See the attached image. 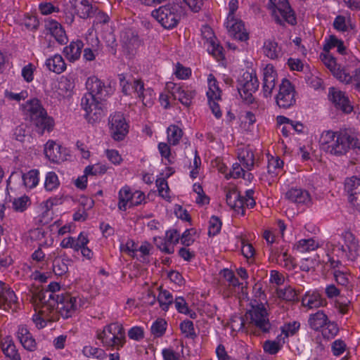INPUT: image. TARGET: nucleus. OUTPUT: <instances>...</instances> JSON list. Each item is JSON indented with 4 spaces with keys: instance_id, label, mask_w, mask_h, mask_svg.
Segmentation results:
<instances>
[{
    "instance_id": "nucleus-24",
    "label": "nucleus",
    "mask_w": 360,
    "mask_h": 360,
    "mask_svg": "<svg viewBox=\"0 0 360 360\" xmlns=\"http://www.w3.org/2000/svg\"><path fill=\"white\" fill-rule=\"evenodd\" d=\"M88 93L84 96H90L103 100L106 96V87L104 83L96 76L89 77L86 82Z\"/></svg>"
},
{
    "instance_id": "nucleus-11",
    "label": "nucleus",
    "mask_w": 360,
    "mask_h": 360,
    "mask_svg": "<svg viewBox=\"0 0 360 360\" xmlns=\"http://www.w3.org/2000/svg\"><path fill=\"white\" fill-rule=\"evenodd\" d=\"M108 127L112 139L116 141L124 140L129 130V124L122 112H114L110 115Z\"/></svg>"
},
{
    "instance_id": "nucleus-2",
    "label": "nucleus",
    "mask_w": 360,
    "mask_h": 360,
    "mask_svg": "<svg viewBox=\"0 0 360 360\" xmlns=\"http://www.w3.org/2000/svg\"><path fill=\"white\" fill-rule=\"evenodd\" d=\"M333 254L338 258L355 261L360 255L359 238L350 231H342L336 243L332 245Z\"/></svg>"
},
{
    "instance_id": "nucleus-9",
    "label": "nucleus",
    "mask_w": 360,
    "mask_h": 360,
    "mask_svg": "<svg viewBox=\"0 0 360 360\" xmlns=\"http://www.w3.org/2000/svg\"><path fill=\"white\" fill-rule=\"evenodd\" d=\"M259 87L256 71L252 68L244 72L238 80V91L243 99L248 103L252 101V94Z\"/></svg>"
},
{
    "instance_id": "nucleus-52",
    "label": "nucleus",
    "mask_w": 360,
    "mask_h": 360,
    "mask_svg": "<svg viewBox=\"0 0 360 360\" xmlns=\"http://www.w3.org/2000/svg\"><path fill=\"white\" fill-rule=\"evenodd\" d=\"M31 205V199L23 195L15 198L12 201V209L16 212H23Z\"/></svg>"
},
{
    "instance_id": "nucleus-30",
    "label": "nucleus",
    "mask_w": 360,
    "mask_h": 360,
    "mask_svg": "<svg viewBox=\"0 0 360 360\" xmlns=\"http://www.w3.org/2000/svg\"><path fill=\"white\" fill-rule=\"evenodd\" d=\"M44 154L50 161L59 163L65 160L62 147L53 140H49L44 145Z\"/></svg>"
},
{
    "instance_id": "nucleus-38",
    "label": "nucleus",
    "mask_w": 360,
    "mask_h": 360,
    "mask_svg": "<svg viewBox=\"0 0 360 360\" xmlns=\"http://www.w3.org/2000/svg\"><path fill=\"white\" fill-rule=\"evenodd\" d=\"M285 197L289 201L298 204H305L310 201L309 193L301 188H290L285 193Z\"/></svg>"
},
{
    "instance_id": "nucleus-50",
    "label": "nucleus",
    "mask_w": 360,
    "mask_h": 360,
    "mask_svg": "<svg viewBox=\"0 0 360 360\" xmlns=\"http://www.w3.org/2000/svg\"><path fill=\"white\" fill-rule=\"evenodd\" d=\"M83 354L88 358L105 360L108 354L104 349L91 345H86L82 349Z\"/></svg>"
},
{
    "instance_id": "nucleus-39",
    "label": "nucleus",
    "mask_w": 360,
    "mask_h": 360,
    "mask_svg": "<svg viewBox=\"0 0 360 360\" xmlns=\"http://www.w3.org/2000/svg\"><path fill=\"white\" fill-rule=\"evenodd\" d=\"M320 246L319 240L315 238H303L297 241L293 249L301 253L309 252L318 249Z\"/></svg>"
},
{
    "instance_id": "nucleus-49",
    "label": "nucleus",
    "mask_w": 360,
    "mask_h": 360,
    "mask_svg": "<svg viewBox=\"0 0 360 360\" xmlns=\"http://www.w3.org/2000/svg\"><path fill=\"white\" fill-rule=\"evenodd\" d=\"M328 321L327 316L322 311H318L316 313L310 316L309 324L311 328L318 330L325 326Z\"/></svg>"
},
{
    "instance_id": "nucleus-61",
    "label": "nucleus",
    "mask_w": 360,
    "mask_h": 360,
    "mask_svg": "<svg viewBox=\"0 0 360 360\" xmlns=\"http://www.w3.org/2000/svg\"><path fill=\"white\" fill-rule=\"evenodd\" d=\"M193 191L196 195L195 202L200 205H207L210 202L209 197L205 193L202 186L198 183L193 185Z\"/></svg>"
},
{
    "instance_id": "nucleus-55",
    "label": "nucleus",
    "mask_w": 360,
    "mask_h": 360,
    "mask_svg": "<svg viewBox=\"0 0 360 360\" xmlns=\"http://www.w3.org/2000/svg\"><path fill=\"white\" fill-rule=\"evenodd\" d=\"M60 186L58 175L54 172L46 173L44 181V188L46 191L51 192L56 190Z\"/></svg>"
},
{
    "instance_id": "nucleus-31",
    "label": "nucleus",
    "mask_w": 360,
    "mask_h": 360,
    "mask_svg": "<svg viewBox=\"0 0 360 360\" xmlns=\"http://www.w3.org/2000/svg\"><path fill=\"white\" fill-rule=\"evenodd\" d=\"M70 8L79 18L86 19L94 13L92 5L88 0H70Z\"/></svg>"
},
{
    "instance_id": "nucleus-29",
    "label": "nucleus",
    "mask_w": 360,
    "mask_h": 360,
    "mask_svg": "<svg viewBox=\"0 0 360 360\" xmlns=\"http://www.w3.org/2000/svg\"><path fill=\"white\" fill-rule=\"evenodd\" d=\"M277 73L271 64H268L263 70V93L265 97L271 96L276 86Z\"/></svg>"
},
{
    "instance_id": "nucleus-44",
    "label": "nucleus",
    "mask_w": 360,
    "mask_h": 360,
    "mask_svg": "<svg viewBox=\"0 0 360 360\" xmlns=\"http://www.w3.org/2000/svg\"><path fill=\"white\" fill-rule=\"evenodd\" d=\"M241 243V252L246 259H251L255 254V250L248 241L252 238V234L241 233L237 236Z\"/></svg>"
},
{
    "instance_id": "nucleus-17",
    "label": "nucleus",
    "mask_w": 360,
    "mask_h": 360,
    "mask_svg": "<svg viewBox=\"0 0 360 360\" xmlns=\"http://www.w3.org/2000/svg\"><path fill=\"white\" fill-rule=\"evenodd\" d=\"M321 61L332 72L333 76L340 82L348 84L352 80V76L342 69L337 63L335 58L330 53H322L320 56Z\"/></svg>"
},
{
    "instance_id": "nucleus-60",
    "label": "nucleus",
    "mask_w": 360,
    "mask_h": 360,
    "mask_svg": "<svg viewBox=\"0 0 360 360\" xmlns=\"http://www.w3.org/2000/svg\"><path fill=\"white\" fill-rule=\"evenodd\" d=\"M173 74L177 79L184 80L191 76L192 70L190 68L186 67L180 63H176L174 68Z\"/></svg>"
},
{
    "instance_id": "nucleus-43",
    "label": "nucleus",
    "mask_w": 360,
    "mask_h": 360,
    "mask_svg": "<svg viewBox=\"0 0 360 360\" xmlns=\"http://www.w3.org/2000/svg\"><path fill=\"white\" fill-rule=\"evenodd\" d=\"M206 95L208 100L221 99V91L219 83L212 74L207 76V91Z\"/></svg>"
},
{
    "instance_id": "nucleus-64",
    "label": "nucleus",
    "mask_w": 360,
    "mask_h": 360,
    "mask_svg": "<svg viewBox=\"0 0 360 360\" xmlns=\"http://www.w3.org/2000/svg\"><path fill=\"white\" fill-rule=\"evenodd\" d=\"M120 250L121 252H124L132 257H135L136 253L138 251L136 244L131 239H127L125 242L122 241L120 243Z\"/></svg>"
},
{
    "instance_id": "nucleus-47",
    "label": "nucleus",
    "mask_w": 360,
    "mask_h": 360,
    "mask_svg": "<svg viewBox=\"0 0 360 360\" xmlns=\"http://www.w3.org/2000/svg\"><path fill=\"white\" fill-rule=\"evenodd\" d=\"M24 186L27 189L35 188L39 183V172L38 169H31L22 176Z\"/></svg>"
},
{
    "instance_id": "nucleus-46",
    "label": "nucleus",
    "mask_w": 360,
    "mask_h": 360,
    "mask_svg": "<svg viewBox=\"0 0 360 360\" xmlns=\"http://www.w3.org/2000/svg\"><path fill=\"white\" fill-rule=\"evenodd\" d=\"M167 143L172 146H176L179 143L184 132L181 128L175 125H169L166 131Z\"/></svg>"
},
{
    "instance_id": "nucleus-16",
    "label": "nucleus",
    "mask_w": 360,
    "mask_h": 360,
    "mask_svg": "<svg viewBox=\"0 0 360 360\" xmlns=\"http://www.w3.org/2000/svg\"><path fill=\"white\" fill-rule=\"evenodd\" d=\"M283 161L278 156L268 159L267 171L262 175V180L271 185L276 182L284 173Z\"/></svg>"
},
{
    "instance_id": "nucleus-53",
    "label": "nucleus",
    "mask_w": 360,
    "mask_h": 360,
    "mask_svg": "<svg viewBox=\"0 0 360 360\" xmlns=\"http://www.w3.org/2000/svg\"><path fill=\"white\" fill-rule=\"evenodd\" d=\"M285 342L277 335L274 340H266L263 344V349L269 354H277L283 347Z\"/></svg>"
},
{
    "instance_id": "nucleus-10",
    "label": "nucleus",
    "mask_w": 360,
    "mask_h": 360,
    "mask_svg": "<svg viewBox=\"0 0 360 360\" xmlns=\"http://www.w3.org/2000/svg\"><path fill=\"white\" fill-rule=\"evenodd\" d=\"M269 9L276 22L280 25L287 22L290 25L296 23V18L287 0H269Z\"/></svg>"
},
{
    "instance_id": "nucleus-25",
    "label": "nucleus",
    "mask_w": 360,
    "mask_h": 360,
    "mask_svg": "<svg viewBox=\"0 0 360 360\" xmlns=\"http://www.w3.org/2000/svg\"><path fill=\"white\" fill-rule=\"evenodd\" d=\"M345 188L349 195V202L360 209V179L353 176L346 179Z\"/></svg>"
},
{
    "instance_id": "nucleus-59",
    "label": "nucleus",
    "mask_w": 360,
    "mask_h": 360,
    "mask_svg": "<svg viewBox=\"0 0 360 360\" xmlns=\"http://www.w3.org/2000/svg\"><path fill=\"white\" fill-rule=\"evenodd\" d=\"M176 309L181 314L188 315L191 318H195V313L189 309L188 304L182 297H176L174 302Z\"/></svg>"
},
{
    "instance_id": "nucleus-32",
    "label": "nucleus",
    "mask_w": 360,
    "mask_h": 360,
    "mask_svg": "<svg viewBox=\"0 0 360 360\" xmlns=\"http://www.w3.org/2000/svg\"><path fill=\"white\" fill-rule=\"evenodd\" d=\"M29 237L30 240L35 242L39 248L49 247L53 243V238L51 235L42 229H34L30 231Z\"/></svg>"
},
{
    "instance_id": "nucleus-22",
    "label": "nucleus",
    "mask_w": 360,
    "mask_h": 360,
    "mask_svg": "<svg viewBox=\"0 0 360 360\" xmlns=\"http://www.w3.org/2000/svg\"><path fill=\"white\" fill-rule=\"evenodd\" d=\"M17 297L13 290L4 283L0 287V309L5 311H15L18 307Z\"/></svg>"
},
{
    "instance_id": "nucleus-62",
    "label": "nucleus",
    "mask_w": 360,
    "mask_h": 360,
    "mask_svg": "<svg viewBox=\"0 0 360 360\" xmlns=\"http://www.w3.org/2000/svg\"><path fill=\"white\" fill-rule=\"evenodd\" d=\"M333 26L335 30L341 32L347 31L352 28V23L349 17H345L343 15H338L333 22Z\"/></svg>"
},
{
    "instance_id": "nucleus-56",
    "label": "nucleus",
    "mask_w": 360,
    "mask_h": 360,
    "mask_svg": "<svg viewBox=\"0 0 360 360\" xmlns=\"http://www.w3.org/2000/svg\"><path fill=\"white\" fill-rule=\"evenodd\" d=\"M158 301L163 311H168L170 305L174 302L172 295L166 290H161L158 296Z\"/></svg>"
},
{
    "instance_id": "nucleus-57",
    "label": "nucleus",
    "mask_w": 360,
    "mask_h": 360,
    "mask_svg": "<svg viewBox=\"0 0 360 360\" xmlns=\"http://www.w3.org/2000/svg\"><path fill=\"white\" fill-rule=\"evenodd\" d=\"M276 295L279 299L286 302L294 301L297 297V292L291 286H286L283 288H277Z\"/></svg>"
},
{
    "instance_id": "nucleus-13",
    "label": "nucleus",
    "mask_w": 360,
    "mask_h": 360,
    "mask_svg": "<svg viewBox=\"0 0 360 360\" xmlns=\"http://www.w3.org/2000/svg\"><path fill=\"white\" fill-rule=\"evenodd\" d=\"M201 36L208 53L218 61L223 60V48L219 45L212 29L208 25H203L201 28Z\"/></svg>"
},
{
    "instance_id": "nucleus-19",
    "label": "nucleus",
    "mask_w": 360,
    "mask_h": 360,
    "mask_svg": "<svg viewBox=\"0 0 360 360\" xmlns=\"http://www.w3.org/2000/svg\"><path fill=\"white\" fill-rule=\"evenodd\" d=\"M22 114L26 120L32 122L41 113H44L46 109L42 106L37 98H31L20 105Z\"/></svg>"
},
{
    "instance_id": "nucleus-41",
    "label": "nucleus",
    "mask_w": 360,
    "mask_h": 360,
    "mask_svg": "<svg viewBox=\"0 0 360 360\" xmlns=\"http://www.w3.org/2000/svg\"><path fill=\"white\" fill-rule=\"evenodd\" d=\"M238 159L243 167L250 171L255 164V157L253 152L249 147H244L239 149Z\"/></svg>"
},
{
    "instance_id": "nucleus-8",
    "label": "nucleus",
    "mask_w": 360,
    "mask_h": 360,
    "mask_svg": "<svg viewBox=\"0 0 360 360\" xmlns=\"http://www.w3.org/2000/svg\"><path fill=\"white\" fill-rule=\"evenodd\" d=\"M152 16L166 29L175 27L181 18L179 6L172 4H168L155 9L152 12Z\"/></svg>"
},
{
    "instance_id": "nucleus-12",
    "label": "nucleus",
    "mask_w": 360,
    "mask_h": 360,
    "mask_svg": "<svg viewBox=\"0 0 360 360\" xmlns=\"http://www.w3.org/2000/svg\"><path fill=\"white\" fill-rule=\"evenodd\" d=\"M81 105L85 111V117L89 122H96L105 115L102 100L84 96L82 98Z\"/></svg>"
},
{
    "instance_id": "nucleus-35",
    "label": "nucleus",
    "mask_w": 360,
    "mask_h": 360,
    "mask_svg": "<svg viewBox=\"0 0 360 360\" xmlns=\"http://www.w3.org/2000/svg\"><path fill=\"white\" fill-rule=\"evenodd\" d=\"M45 65L49 71L56 74H61L65 71L67 65L63 56L58 53L48 58Z\"/></svg>"
},
{
    "instance_id": "nucleus-1",
    "label": "nucleus",
    "mask_w": 360,
    "mask_h": 360,
    "mask_svg": "<svg viewBox=\"0 0 360 360\" xmlns=\"http://www.w3.org/2000/svg\"><path fill=\"white\" fill-rule=\"evenodd\" d=\"M320 149L335 156L347 154L351 149H360V133L352 129L325 130L319 138Z\"/></svg>"
},
{
    "instance_id": "nucleus-5",
    "label": "nucleus",
    "mask_w": 360,
    "mask_h": 360,
    "mask_svg": "<svg viewBox=\"0 0 360 360\" xmlns=\"http://www.w3.org/2000/svg\"><path fill=\"white\" fill-rule=\"evenodd\" d=\"M87 302V300L82 296L62 293L56 297V311L63 319H68L84 308Z\"/></svg>"
},
{
    "instance_id": "nucleus-14",
    "label": "nucleus",
    "mask_w": 360,
    "mask_h": 360,
    "mask_svg": "<svg viewBox=\"0 0 360 360\" xmlns=\"http://www.w3.org/2000/svg\"><path fill=\"white\" fill-rule=\"evenodd\" d=\"M296 91L294 86L287 79L282 80L279 91L276 97V102L281 108L288 109L296 103Z\"/></svg>"
},
{
    "instance_id": "nucleus-4",
    "label": "nucleus",
    "mask_w": 360,
    "mask_h": 360,
    "mask_svg": "<svg viewBox=\"0 0 360 360\" xmlns=\"http://www.w3.org/2000/svg\"><path fill=\"white\" fill-rule=\"evenodd\" d=\"M31 302L35 311L32 321L37 328H44L47 321H54L57 319L53 311H50V304L46 300V292L42 290L36 292Z\"/></svg>"
},
{
    "instance_id": "nucleus-6",
    "label": "nucleus",
    "mask_w": 360,
    "mask_h": 360,
    "mask_svg": "<svg viewBox=\"0 0 360 360\" xmlns=\"http://www.w3.org/2000/svg\"><path fill=\"white\" fill-rule=\"evenodd\" d=\"M225 192L227 205L238 216H244L245 208H252L255 205L252 190L247 191L245 196H242L234 186L226 188Z\"/></svg>"
},
{
    "instance_id": "nucleus-42",
    "label": "nucleus",
    "mask_w": 360,
    "mask_h": 360,
    "mask_svg": "<svg viewBox=\"0 0 360 360\" xmlns=\"http://www.w3.org/2000/svg\"><path fill=\"white\" fill-rule=\"evenodd\" d=\"M89 243L88 234L81 232L78 235V246L75 252L80 251L84 259L90 260L94 257L93 251L87 247Z\"/></svg>"
},
{
    "instance_id": "nucleus-28",
    "label": "nucleus",
    "mask_w": 360,
    "mask_h": 360,
    "mask_svg": "<svg viewBox=\"0 0 360 360\" xmlns=\"http://www.w3.org/2000/svg\"><path fill=\"white\" fill-rule=\"evenodd\" d=\"M45 30L59 44H64L68 42V39L64 28L55 20L49 19L45 21Z\"/></svg>"
},
{
    "instance_id": "nucleus-48",
    "label": "nucleus",
    "mask_w": 360,
    "mask_h": 360,
    "mask_svg": "<svg viewBox=\"0 0 360 360\" xmlns=\"http://www.w3.org/2000/svg\"><path fill=\"white\" fill-rule=\"evenodd\" d=\"M51 226L56 229L58 236H63L68 233H75V226L72 222L64 223L63 219L56 220Z\"/></svg>"
},
{
    "instance_id": "nucleus-34",
    "label": "nucleus",
    "mask_w": 360,
    "mask_h": 360,
    "mask_svg": "<svg viewBox=\"0 0 360 360\" xmlns=\"http://www.w3.org/2000/svg\"><path fill=\"white\" fill-rule=\"evenodd\" d=\"M326 303L320 293L316 290L307 291L302 299V304L309 309L320 307Z\"/></svg>"
},
{
    "instance_id": "nucleus-7",
    "label": "nucleus",
    "mask_w": 360,
    "mask_h": 360,
    "mask_svg": "<svg viewBox=\"0 0 360 360\" xmlns=\"http://www.w3.org/2000/svg\"><path fill=\"white\" fill-rule=\"evenodd\" d=\"M117 195V207L123 212L146 202L145 193L140 190L133 189L128 185L123 186Z\"/></svg>"
},
{
    "instance_id": "nucleus-36",
    "label": "nucleus",
    "mask_w": 360,
    "mask_h": 360,
    "mask_svg": "<svg viewBox=\"0 0 360 360\" xmlns=\"http://www.w3.org/2000/svg\"><path fill=\"white\" fill-rule=\"evenodd\" d=\"M169 143L160 142L158 144V150L161 156V161L165 165H172L175 163L176 155L172 152Z\"/></svg>"
},
{
    "instance_id": "nucleus-33",
    "label": "nucleus",
    "mask_w": 360,
    "mask_h": 360,
    "mask_svg": "<svg viewBox=\"0 0 360 360\" xmlns=\"http://www.w3.org/2000/svg\"><path fill=\"white\" fill-rule=\"evenodd\" d=\"M165 240L158 247L161 251L172 254L174 252V245L180 240V233L176 229H169L166 232Z\"/></svg>"
},
{
    "instance_id": "nucleus-26",
    "label": "nucleus",
    "mask_w": 360,
    "mask_h": 360,
    "mask_svg": "<svg viewBox=\"0 0 360 360\" xmlns=\"http://www.w3.org/2000/svg\"><path fill=\"white\" fill-rule=\"evenodd\" d=\"M32 123L34 127L35 131L39 135H43L46 132H51L55 127L54 119L48 115L46 110L35 118Z\"/></svg>"
},
{
    "instance_id": "nucleus-37",
    "label": "nucleus",
    "mask_w": 360,
    "mask_h": 360,
    "mask_svg": "<svg viewBox=\"0 0 360 360\" xmlns=\"http://www.w3.org/2000/svg\"><path fill=\"white\" fill-rule=\"evenodd\" d=\"M83 43L81 40L73 41L63 49V53L66 58L70 62L77 60L81 56Z\"/></svg>"
},
{
    "instance_id": "nucleus-3",
    "label": "nucleus",
    "mask_w": 360,
    "mask_h": 360,
    "mask_svg": "<svg viewBox=\"0 0 360 360\" xmlns=\"http://www.w3.org/2000/svg\"><path fill=\"white\" fill-rule=\"evenodd\" d=\"M96 338L105 348L120 350L126 343L125 330L122 323L112 322L96 332Z\"/></svg>"
},
{
    "instance_id": "nucleus-27",
    "label": "nucleus",
    "mask_w": 360,
    "mask_h": 360,
    "mask_svg": "<svg viewBox=\"0 0 360 360\" xmlns=\"http://www.w3.org/2000/svg\"><path fill=\"white\" fill-rule=\"evenodd\" d=\"M172 94L175 99H177L182 105L189 107L195 96V91L188 86H176L174 84Z\"/></svg>"
},
{
    "instance_id": "nucleus-51",
    "label": "nucleus",
    "mask_w": 360,
    "mask_h": 360,
    "mask_svg": "<svg viewBox=\"0 0 360 360\" xmlns=\"http://www.w3.org/2000/svg\"><path fill=\"white\" fill-rule=\"evenodd\" d=\"M1 349L4 354L13 360L19 359V354L16 347L10 337H6L1 344Z\"/></svg>"
},
{
    "instance_id": "nucleus-45",
    "label": "nucleus",
    "mask_w": 360,
    "mask_h": 360,
    "mask_svg": "<svg viewBox=\"0 0 360 360\" xmlns=\"http://www.w3.org/2000/svg\"><path fill=\"white\" fill-rule=\"evenodd\" d=\"M262 51L266 57L273 60L281 56V49L278 46L277 42L272 40L264 41Z\"/></svg>"
},
{
    "instance_id": "nucleus-20",
    "label": "nucleus",
    "mask_w": 360,
    "mask_h": 360,
    "mask_svg": "<svg viewBox=\"0 0 360 360\" xmlns=\"http://www.w3.org/2000/svg\"><path fill=\"white\" fill-rule=\"evenodd\" d=\"M225 25L229 34L233 38L241 41H245L248 39V33L246 32L244 25L240 20L236 18H226Z\"/></svg>"
},
{
    "instance_id": "nucleus-58",
    "label": "nucleus",
    "mask_w": 360,
    "mask_h": 360,
    "mask_svg": "<svg viewBox=\"0 0 360 360\" xmlns=\"http://www.w3.org/2000/svg\"><path fill=\"white\" fill-rule=\"evenodd\" d=\"M137 98L141 102L143 105L150 108L155 103V93L152 88L147 87L146 91H144Z\"/></svg>"
},
{
    "instance_id": "nucleus-15",
    "label": "nucleus",
    "mask_w": 360,
    "mask_h": 360,
    "mask_svg": "<svg viewBox=\"0 0 360 360\" xmlns=\"http://www.w3.org/2000/svg\"><path fill=\"white\" fill-rule=\"evenodd\" d=\"M328 98L337 110L345 114H349L353 111V105L345 92L335 87H330Z\"/></svg>"
},
{
    "instance_id": "nucleus-54",
    "label": "nucleus",
    "mask_w": 360,
    "mask_h": 360,
    "mask_svg": "<svg viewBox=\"0 0 360 360\" xmlns=\"http://www.w3.org/2000/svg\"><path fill=\"white\" fill-rule=\"evenodd\" d=\"M278 264L288 270L295 269L296 264L294 258L286 250L282 251L276 257Z\"/></svg>"
},
{
    "instance_id": "nucleus-63",
    "label": "nucleus",
    "mask_w": 360,
    "mask_h": 360,
    "mask_svg": "<svg viewBox=\"0 0 360 360\" xmlns=\"http://www.w3.org/2000/svg\"><path fill=\"white\" fill-rule=\"evenodd\" d=\"M156 186L159 195L166 200H170L169 188L167 180L163 177H158L156 180Z\"/></svg>"
},
{
    "instance_id": "nucleus-23",
    "label": "nucleus",
    "mask_w": 360,
    "mask_h": 360,
    "mask_svg": "<svg viewBox=\"0 0 360 360\" xmlns=\"http://www.w3.org/2000/svg\"><path fill=\"white\" fill-rule=\"evenodd\" d=\"M15 336L26 350L34 352L37 349V341L25 325L21 324L18 326Z\"/></svg>"
},
{
    "instance_id": "nucleus-40",
    "label": "nucleus",
    "mask_w": 360,
    "mask_h": 360,
    "mask_svg": "<svg viewBox=\"0 0 360 360\" xmlns=\"http://www.w3.org/2000/svg\"><path fill=\"white\" fill-rule=\"evenodd\" d=\"M300 328V323L296 321H290L284 323L280 328L281 334L278 335L285 343L290 337L295 335Z\"/></svg>"
},
{
    "instance_id": "nucleus-21",
    "label": "nucleus",
    "mask_w": 360,
    "mask_h": 360,
    "mask_svg": "<svg viewBox=\"0 0 360 360\" xmlns=\"http://www.w3.org/2000/svg\"><path fill=\"white\" fill-rule=\"evenodd\" d=\"M63 202V198L58 195L50 197L47 200L43 201L39 205L41 212V214L39 215L40 223L42 224H48L52 218L51 210L53 207L61 205Z\"/></svg>"
},
{
    "instance_id": "nucleus-18",
    "label": "nucleus",
    "mask_w": 360,
    "mask_h": 360,
    "mask_svg": "<svg viewBox=\"0 0 360 360\" xmlns=\"http://www.w3.org/2000/svg\"><path fill=\"white\" fill-rule=\"evenodd\" d=\"M251 323L259 328L263 332H266L270 328V323L268 318V313L263 304L253 306L248 313Z\"/></svg>"
}]
</instances>
